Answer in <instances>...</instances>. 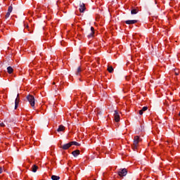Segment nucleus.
<instances>
[{
    "mask_svg": "<svg viewBox=\"0 0 180 180\" xmlns=\"http://www.w3.org/2000/svg\"><path fill=\"white\" fill-rule=\"evenodd\" d=\"M140 143V136H135L134 138V143L132 148L136 150H137V147H139V143Z\"/></svg>",
    "mask_w": 180,
    "mask_h": 180,
    "instance_id": "f257e3e1",
    "label": "nucleus"
},
{
    "mask_svg": "<svg viewBox=\"0 0 180 180\" xmlns=\"http://www.w3.org/2000/svg\"><path fill=\"white\" fill-rule=\"evenodd\" d=\"M27 99L30 106H32V108H33L34 109V105H35L34 96H33L32 95H28L27 96Z\"/></svg>",
    "mask_w": 180,
    "mask_h": 180,
    "instance_id": "f03ea898",
    "label": "nucleus"
},
{
    "mask_svg": "<svg viewBox=\"0 0 180 180\" xmlns=\"http://www.w3.org/2000/svg\"><path fill=\"white\" fill-rule=\"evenodd\" d=\"M118 175L121 177L126 176V175H127V169H120Z\"/></svg>",
    "mask_w": 180,
    "mask_h": 180,
    "instance_id": "7ed1b4c3",
    "label": "nucleus"
},
{
    "mask_svg": "<svg viewBox=\"0 0 180 180\" xmlns=\"http://www.w3.org/2000/svg\"><path fill=\"white\" fill-rule=\"evenodd\" d=\"M114 120L115 122H120V115H119V111L115 110L114 111Z\"/></svg>",
    "mask_w": 180,
    "mask_h": 180,
    "instance_id": "20e7f679",
    "label": "nucleus"
},
{
    "mask_svg": "<svg viewBox=\"0 0 180 180\" xmlns=\"http://www.w3.org/2000/svg\"><path fill=\"white\" fill-rule=\"evenodd\" d=\"M71 146H72L71 142L68 143H65L64 145H63L61 146V148L63 150H68V148H70Z\"/></svg>",
    "mask_w": 180,
    "mask_h": 180,
    "instance_id": "39448f33",
    "label": "nucleus"
},
{
    "mask_svg": "<svg viewBox=\"0 0 180 180\" xmlns=\"http://www.w3.org/2000/svg\"><path fill=\"white\" fill-rule=\"evenodd\" d=\"M126 25H135V23H137L136 20H128L125 21Z\"/></svg>",
    "mask_w": 180,
    "mask_h": 180,
    "instance_id": "423d86ee",
    "label": "nucleus"
},
{
    "mask_svg": "<svg viewBox=\"0 0 180 180\" xmlns=\"http://www.w3.org/2000/svg\"><path fill=\"white\" fill-rule=\"evenodd\" d=\"M20 97H19V94L17 95V98H15V109H18V106L19 105V101H20Z\"/></svg>",
    "mask_w": 180,
    "mask_h": 180,
    "instance_id": "0eeeda50",
    "label": "nucleus"
},
{
    "mask_svg": "<svg viewBox=\"0 0 180 180\" xmlns=\"http://www.w3.org/2000/svg\"><path fill=\"white\" fill-rule=\"evenodd\" d=\"M85 9H86L85 4H82L80 5V6H79V12L84 13V12H85Z\"/></svg>",
    "mask_w": 180,
    "mask_h": 180,
    "instance_id": "6e6552de",
    "label": "nucleus"
},
{
    "mask_svg": "<svg viewBox=\"0 0 180 180\" xmlns=\"http://www.w3.org/2000/svg\"><path fill=\"white\" fill-rule=\"evenodd\" d=\"M148 110V107L144 106L143 108H142L141 110H139V115L141 116L143 112H146V110Z\"/></svg>",
    "mask_w": 180,
    "mask_h": 180,
    "instance_id": "1a4fd4ad",
    "label": "nucleus"
},
{
    "mask_svg": "<svg viewBox=\"0 0 180 180\" xmlns=\"http://www.w3.org/2000/svg\"><path fill=\"white\" fill-rule=\"evenodd\" d=\"M91 32L89 37H94V34H95V28H94V27H91Z\"/></svg>",
    "mask_w": 180,
    "mask_h": 180,
    "instance_id": "9d476101",
    "label": "nucleus"
},
{
    "mask_svg": "<svg viewBox=\"0 0 180 180\" xmlns=\"http://www.w3.org/2000/svg\"><path fill=\"white\" fill-rule=\"evenodd\" d=\"M79 153H80L79 150H76L72 151V154L75 157H78V155H79Z\"/></svg>",
    "mask_w": 180,
    "mask_h": 180,
    "instance_id": "9b49d317",
    "label": "nucleus"
},
{
    "mask_svg": "<svg viewBox=\"0 0 180 180\" xmlns=\"http://www.w3.org/2000/svg\"><path fill=\"white\" fill-rule=\"evenodd\" d=\"M37 169H39V167H37L36 165H34L32 167V172H37Z\"/></svg>",
    "mask_w": 180,
    "mask_h": 180,
    "instance_id": "f8f14e48",
    "label": "nucleus"
},
{
    "mask_svg": "<svg viewBox=\"0 0 180 180\" xmlns=\"http://www.w3.org/2000/svg\"><path fill=\"white\" fill-rule=\"evenodd\" d=\"M64 130H65V127H64L63 125H60L58 127L57 131H64Z\"/></svg>",
    "mask_w": 180,
    "mask_h": 180,
    "instance_id": "ddd939ff",
    "label": "nucleus"
},
{
    "mask_svg": "<svg viewBox=\"0 0 180 180\" xmlns=\"http://www.w3.org/2000/svg\"><path fill=\"white\" fill-rule=\"evenodd\" d=\"M139 13V9L137 8H133L131 11V15H136V13Z\"/></svg>",
    "mask_w": 180,
    "mask_h": 180,
    "instance_id": "4468645a",
    "label": "nucleus"
},
{
    "mask_svg": "<svg viewBox=\"0 0 180 180\" xmlns=\"http://www.w3.org/2000/svg\"><path fill=\"white\" fill-rule=\"evenodd\" d=\"M7 72L9 73V74H12V72H13V68L11 66L8 67L7 68Z\"/></svg>",
    "mask_w": 180,
    "mask_h": 180,
    "instance_id": "2eb2a0df",
    "label": "nucleus"
},
{
    "mask_svg": "<svg viewBox=\"0 0 180 180\" xmlns=\"http://www.w3.org/2000/svg\"><path fill=\"white\" fill-rule=\"evenodd\" d=\"M51 179L52 180H59L60 179V176H56V175H53V176H51Z\"/></svg>",
    "mask_w": 180,
    "mask_h": 180,
    "instance_id": "dca6fc26",
    "label": "nucleus"
},
{
    "mask_svg": "<svg viewBox=\"0 0 180 180\" xmlns=\"http://www.w3.org/2000/svg\"><path fill=\"white\" fill-rule=\"evenodd\" d=\"M108 72H110V73L113 72V67L108 66Z\"/></svg>",
    "mask_w": 180,
    "mask_h": 180,
    "instance_id": "f3484780",
    "label": "nucleus"
},
{
    "mask_svg": "<svg viewBox=\"0 0 180 180\" xmlns=\"http://www.w3.org/2000/svg\"><path fill=\"white\" fill-rule=\"evenodd\" d=\"M12 11H13V7H12V6H10L8 7V12L12 13Z\"/></svg>",
    "mask_w": 180,
    "mask_h": 180,
    "instance_id": "a211bd4d",
    "label": "nucleus"
},
{
    "mask_svg": "<svg viewBox=\"0 0 180 180\" xmlns=\"http://www.w3.org/2000/svg\"><path fill=\"white\" fill-rule=\"evenodd\" d=\"M70 143L72 146H79V144L77 141H71Z\"/></svg>",
    "mask_w": 180,
    "mask_h": 180,
    "instance_id": "6ab92c4d",
    "label": "nucleus"
},
{
    "mask_svg": "<svg viewBox=\"0 0 180 180\" xmlns=\"http://www.w3.org/2000/svg\"><path fill=\"white\" fill-rule=\"evenodd\" d=\"M10 16H11V13L7 12L6 14V15H5V18H6V19H8V18H9Z\"/></svg>",
    "mask_w": 180,
    "mask_h": 180,
    "instance_id": "aec40b11",
    "label": "nucleus"
},
{
    "mask_svg": "<svg viewBox=\"0 0 180 180\" xmlns=\"http://www.w3.org/2000/svg\"><path fill=\"white\" fill-rule=\"evenodd\" d=\"M80 73H81V68H78L76 74L77 75H79Z\"/></svg>",
    "mask_w": 180,
    "mask_h": 180,
    "instance_id": "412c9836",
    "label": "nucleus"
},
{
    "mask_svg": "<svg viewBox=\"0 0 180 180\" xmlns=\"http://www.w3.org/2000/svg\"><path fill=\"white\" fill-rule=\"evenodd\" d=\"M37 12H42L43 11V9L41 8V6H39L38 8H37Z\"/></svg>",
    "mask_w": 180,
    "mask_h": 180,
    "instance_id": "4be33fe9",
    "label": "nucleus"
},
{
    "mask_svg": "<svg viewBox=\"0 0 180 180\" xmlns=\"http://www.w3.org/2000/svg\"><path fill=\"white\" fill-rule=\"evenodd\" d=\"M0 127H5V124L0 121Z\"/></svg>",
    "mask_w": 180,
    "mask_h": 180,
    "instance_id": "5701e85b",
    "label": "nucleus"
},
{
    "mask_svg": "<svg viewBox=\"0 0 180 180\" xmlns=\"http://www.w3.org/2000/svg\"><path fill=\"white\" fill-rule=\"evenodd\" d=\"M175 75H179V72L175 71Z\"/></svg>",
    "mask_w": 180,
    "mask_h": 180,
    "instance_id": "b1692460",
    "label": "nucleus"
},
{
    "mask_svg": "<svg viewBox=\"0 0 180 180\" xmlns=\"http://www.w3.org/2000/svg\"><path fill=\"white\" fill-rule=\"evenodd\" d=\"M3 171H4V169H2V167H0V174H1V172H3Z\"/></svg>",
    "mask_w": 180,
    "mask_h": 180,
    "instance_id": "393cba45",
    "label": "nucleus"
},
{
    "mask_svg": "<svg viewBox=\"0 0 180 180\" xmlns=\"http://www.w3.org/2000/svg\"><path fill=\"white\" fill-rule=\"evenodd\" d=\"M25 29H27L29 30V25H27Z\"/></svg>",
    "mask_w": 180,
    "mask_h": 180,
    "instance_id": "a878e982",
    "label": "nucleus"
},
{
    "mask_svg": "<svg viewBox=\"0 0 180 180\" xmlns=\"http://www.w3.org/2000/svg\"><path fill=\"white\" fill-rule=\"evenodd\" d=\"M56 84V82H53V84L54 85Z\"/></svg>",
    "mask_w": 180,
    "mask_h": 180,
    "instance_id": "bb28decb",
    "label": "nucleus"
}]
</instances>
